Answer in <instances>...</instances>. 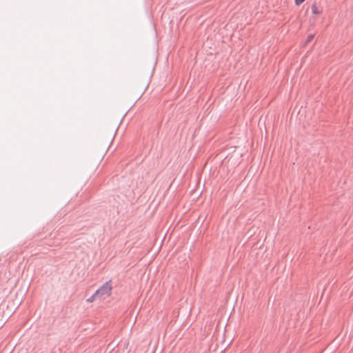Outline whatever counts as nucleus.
<instances>
[{
	"instance_id": "1",
	"label": "nucleus",
	"mask_w": 353,
	"mask_h": 353,
	"mask_svg": "<svg viewBox=\"0 0 353 353\" xmlns=\"http://www.w3.org/2000/svg\"><path fill=\"white\" fill-rule=\"evenodd\" d=\"M112 290L111 281H107L102 286H101L95 292L94 296H99L101 298L103 296H110Z\"/></svg>"
},
{
	"instance_id": "2",
	"label": "nucleus",
	"mask_w": 353,
	"mask_h": 353,
	"mask_svg": "<svg viewBox=\"0 0 353 353\" xmlns=\"http://www.w3.org/2000/svg\"><path fill=\"white\" fill-rule=\"evenodd\" d=\"M97 299H100V298L99 297V296H94V293L90 298H88L87 299V302H92Z\"/></svg>"
},
{
	"instance_id": "3",
	"label": "nucleus",
	"mask_w": 353,
	"mask_h": 353,
	"mask_svg": "<svg viewBox=\"0 0 353 353\" xmlns=\"http://www.w3.org/2000/svg\"><path fill=\"white\" fill-rule=\"evenodd\" d=\"M312 11L314 14H316L319 13V9L315 5H313L312 6Z\"/></svg>"
},
{
	"instance_id": "4",
	"label": "nucleus",
	"mask_w": 353,
	"mask_h": 353,
	"mask_svg": "<svg viewBox=\"0 0 353 353\" xmlns=\"http://www.w3.org/2000/svg\"><path fill=\"white\" fill-rule=\"evenodd\" d=\"M305 0H295V3L296 5H300L301 3H302Z\"/></svg>"
},
{
	"instance_id": "5",
	"label": "nucleus",
	"mask_w": 353,
	"mask_h": 353,
	"mask_svg": "<svg viewBox=\"0 0 353 353\" xmlns=\"http://www.w3.org/2000/svg\"><path fill=\"white\" fill-rule=\"evenodd\" d=\"M314 38V35L312 34H310L307 37V42H310L312 39Z\"/></svg>"
}]
</instances>
